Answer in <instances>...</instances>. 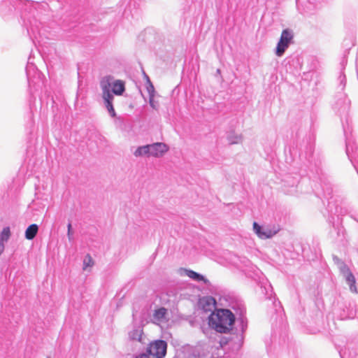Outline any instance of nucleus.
I'll use <instances>...</instances> for the list:
<instances>
[{
  "instance_id": "obj_1",
  "label": "nucleus",
  "mask_w": 358,
  "mask_h": 358,
  "mask_svg": "<svg viewBox=\"0 0 358 358\" xmlns=\"http://www.w3.org/2000/svg\"><path fill=\"white\" fill-rule=\"evenodd\" d=\"M315 136L308 134L303 139L299 148V157L301 161H306L310 165L314 185L312 189L316 196L322 200H327V211L329 213L328 221L335 227V216L339 220L340 216L350 214L347 202L338 195L333 194V187L328 176L321 167V159L314 156Z\"/></svg>"
},
{
  "instance_id": "obj_2",
  "label": "nucleus",
  "mask_w": 358,
  "mask_h": 358,
  "mask_svg": "<svg viewBox=\"0 0 358 358\" xmlns=\"http://www.w3.org/2000/svg\"><path fill=\"white\" fill-rule=\"evenodd\" d=\"M316 60L313 57L308 55L306 52H301L300 54L296 52L294 60L292 59V66L296 69L298 68L302 71L301 80L303 83H301V88L306 86H310L312 79L317 73L314 71L316 67Z\"/></svg>"
},
{
  "instance_id": "obj_3",
  "label": "nucleus",
  "mask_w": 358,
  "mask_h": 358,
  "mask_svg": "<svg viewBox=\"0 0 358 358\" xmlns=\"http://www.w3.org/2000/svg\"><path fill=\"white\" fill-rule=\"evenodd\" d=\"M306 243L302 238H295L292 242V259H301L307 261H314L321 256V250L317 242L313 243V249L306 248Z\"/></svg>"
},
{
  "instance_id": "obj_4",
  "label": "nucleus",
  "mask_w": 358,
  "mask_h": 358,
  "mask_svg": "<svg viewBox=\"0 0 358 358\" xmlns=\"http://www.w3.org/2000/svg\"><path fill=\"white\" fill-rule=\"evenodd\" d=\"M209 325L220 333H226L235 321L234 315H210Z\"/></svg>"
},
{
  "instance_id": "obj_5",
  "label": "nucleus",
  "mask_w": 358,
  "mask_h": 358,
  "mask_svg": "<svg viewBox=\"0 0 358 358\" xmlns=\"http://www.w3.org/2000/svg\"><path fill=\"white\" fill-rule=\"evenodd\" d=\"M334 264L337 266L341 274L345 278L346 283L349 285L350 290L352 292L357 293L356 287V279L353 273L350 270L346 264L335 255H332Z\"/></svg>"
},
{
  "instance_id": "obj_6",
  "label": "nucleus",
  "mask_w": 358,
  "mask_h": 358,
  "mask_svg": "<svg viewBox=\"0 0 358 358\" xmlns=\"http://www.w3.org/2000/svg\"><path fill=\"white\" fill-rule=\"evenodd\" d=\"M112 78L110 77H103L100 81V86L102 90V97L106 107L112 116L115 115V112L113 106V95L110 92V83Z\"/></svg>"
},
{
  "instance_id": "obj_7",
  "label": "nucleus",
  "mask_w": 358,
  "mask_h": 358,
  "mask_svg": "<svg viewBox=\"0 0 358 358\" xmlns=\"http://www.w3.org/2000/svg\"><path fill=\"white\" fill-rule=\"evenodd\" d=\"M324 0H296L297 10L303 15L314 14L322 6Z\"/></svg>"
},
{
  "instance_id": "obj_8",
  "label": "nucleus",
  "mask_w": 358,
  "mask_h": 358,
  "mask_svg": "<svg viewBox=\"0 0 358 358\" xmlns=\"http://www.w3.org/2000/svg\"><path fill=\"white\" fill-rule=\"evenodd\" d=\"M198 306L199 308L206 312L210 313H232L231 310L228 309H217L216 308V301L210 296H203L199 299L198 301Z\"/></svg>"
},
{
  "instance_id": "obj_9",
  "label": "nucleus",
  "mask_w": 358,
  "mask_h": 358,
  "mask_svg": "<svg viewBox=\"0 0 358 358\" xmlns=\"http://www.w3.org/2000/svg\"><path fill=\"white\" fill-rule=\"evenodd\" d=\"M167 343L162 340H157L150 343L148 352L155 358H164L166 354Z\"/></svg>"
},
{
  "instance_id": "obj_10",
  "label": "nucleus",
  "mask_w": 358,
  "mask_h": 358,
  "mask_svg": "<svg viewBox=\"0 0 358 358\" xmlns=\"http://www.w3.org/2000/svg\"><path fill=\"white\" fill-rule=\"evenodd\" d=\"M253 229L259 238L262 239L270 238L278 232V229L269 227H261L257 222L253 223Z\"/></svg>"
},
{
  "instance_id": "obj_11",
  "label": "nucleus",
  "mask_w": 358,
  "mask_h": 358,
  "mask_svg": "<svg viewBox=\"0 0 358 358\" xmlns=\"http://www.w3.org/2000/svg\"><path fill=\"white\" fill-rule=\"evenodd\" d=\"M149 155L159 157H162L169 150V146L164 143H155L148 145Z\"/></svg>"
},
{
  "instance_id": "obj_12",
  "label": "nucleus",
  "mask_w": 358,
  "mask_h": 358,
  "mask_svg": "<svg viewBox=\"0 0 358 358\" xmlns=\"http://www.w3.org/2000/svg\"><path fill=\"white\" fill-rule=\"evenodd\" d=\"M290 38L289 37V31L285 29L280 36V39L278 43L275 54L277 56L280 57L283 55L285 50L288 48Z\"/></svg>"
},
{
  "instance_id": "obj_13",
  "label": "nucleus",
  "mask_w": 358,
  "mask_h": 358,
  "mask_svg": "<svg viewBox=\"0 0 358 358\" xmlns=\"http://www.w3.org/2000/svg\"><path fill=\"white\" fill-rule=\"evenodd\" d=\"M105 77H110L112 78L110 83V87L113 94L117 96H121L125 91V82L122 80H114L111 76H106Z\"/></svg>"
},
{
  "instance_id": "obj_14",
  "label": "nucleus",
  "mask_w": 358,
  "mask_h": 358,
  "mask_svg": "<svg viewBox=\"0 0 358 358\" xmlns=\"http://www.w3.org/2000/svg\"><path fill=\"white\" fill-rule=\"evenodd\" d=\"M38 227L36 224L29 225L25 231V238L27 240H32L37 234Z\"/></svg>"
},
{
  "instance_id": "obj_15",
  "label": "nucleus",
  "mask_w": 358,
  "mask_h": 358,
  "mask_svg": "<svg viewBox=\"0 0 358 358\" xmlns=\"http://www.w3.org/2000/svg\"><path fill=\"white\" fill-rule=\"evenodd\" d=\"M94 260L92 259L90 255L87 254L83 260V269L84 271H87V270L90 271L91 268H92V266H94Z\"/></svg>"
},
{
  "instance_id": "obj_16",
  "label": "nucleus",
  "mask_w": 358,
  "mask_h": 358,
  "mask_svg": "<svg viewBox=\"0 0 358 358\" xmlns=\"http://www.w3.org/2000/svg\"><path fill=\"white\" fill-rule=\"evenodd\" d=\"M187 275L190 278L196 281H203L206 283L208 282V280H206L203 275H200L199 273H197L194 271H187Z\"/></svg>"
},
{
  "instance_id": "obj_17",
  "label": "nucleus",
  "mask_w": 358,
  "mask_h": 358,
  "mask_svg": "<svg viewBox=\"0 0 358 358\" xmlns=\"http://www.w3.org/2000/svg\"><path fill=\"white\" fill-rule=\"evenodd\" d=\"M144 155H149V151H148V145L139 147L134 152V155L136 157H140V156H143Z\"/></svg>"
},
{
  "instance_id": "obj_18",
  "label": "nucleus",
  "mask_w": 358,
  "mask_h": 358,
  "mask_svg": "<svg viewBox=\"0 0 358 358\" xmlns=\"http://www.w3.org/2000/svg\"><path fill=\"white\" fill-rule=\"evenodd\" d=\"M10 236V229L8 227L4 228L1 234L0 242L3 244V241H8Z\"/></svg>"
},
{
  "instance_id": "obj_19",
  "label": "nucleus",
  "mask_w": 358,
  "mask_h": 358,
  "mask_svg": "<svg viewBox=\"0 0 358 358\" xmlns=\"http://www.w3.org/2000/svg\"><path fill=\"white\" fill-rule=\"evenodd\" d=\"M295 180H297L296 187L297 188L300 187L301 189H302V185L303 184L306 183L307 181L308 180V178L306 177H300L299 180H298L296 178L292 177V187L294 186V185L295 183V181H294Z\"/></svg>"
},
{
  "instance_id": "obj_20",
  "label": "nucleus",
  "mask_w": 358,
  "mask_h": 358,
  "mask_svg": "<svg viewBox=\"0 0 358 358\" xmlns=\"http://www.w3.org/2000/svg\"><path fill=\"white\" fill-rule=\"evenodd\" d=\"M338 80L340 83V85L338 87L339 90L343 92L345 89V84H346V77L343 73H341V75L339 76Z\"/></svg>"
},
{
  "instance_id": "obj_21",
  "label": "nucleus",
  "mask_w": 358,
  "mask_h": 358,
  "mask_svg": "<svg viewBox=\"0 0 358 358\" xmlns=\"http://www.w3.org/2000/svg\"><path fill=\"white\" fill-rule=\"evenodd\" d=\"M348 60L345 56L343 57L341 61V66L342 67V70H343L347 64Z\"/></svg>"
},
{
  "instance_id": "obj_22",
  "label": "nucleus",
  "mask_w": 358,
  "mask_h": 358,
  "mask_svg": "<svg viewBox=\"0 0 358 358\" xmlns=\"http://www.w3.org/2000/svg\"><path fill=\"white\" fill-rule=\"evenodd\" d=\"M148 91L149 92V94H154V86L152 85V83L149 81V84L148 86Z\"/></svg>"
},
{
  "instance_id": "obj_23",
  "label": "nucleus",
  "mask_w": 358,
  "mask_h": 358,
  "mask_svg": "<svg viewBox=\"0 0 358 358\" xmlns=\"http://www.w3.org/2000/svg\"><path fill=\"white\" fill-rule=\"evenodd\" d=\"M68 227V237H69V239L71 241V224L69 223L67 226Z\"/></svg>"
},
{
  "instance_id": "obj_24",
  "label": "nucleus",
  "mask_w": 358,
  "mask_h": 358,
  "mask_svg": "<svg viewBox=\"0 0 358 358\" xmlns=\"http://www.w3.org/2000/svg\"><path fill=\"white\" fill-rule=\"evenodd\" d=\"M153 99H154V94H150V105H151V106L152 108H155V106L154 105V100H153Z\"/></svg>"
},
{
  "instance_id": "obj_25",
  "label": "nucleus",
  "mask_w": 358,
  "mask_h": 358,
  "mask_svg": "<svg viewBox=\"0 0 358 358\" xmlns=\"http://www.w3.org/2000/svg\"><path fill=\"white\" fill-rule=\"evenodd\" d=\"M166 310L164 308H162L155 311V313H166Z\"/></svg>"
},
{
  "instance_id": "obj_26",
  "label": "nucleus",
  "mask_w": 358,
  "mask_h": 358,
  "mask_svg": "<svg viewBox=\"0 0 358 358\" xmlns=\"http://www.w3.org/2000/svg\"><path fill=\"white\" fill-rule=\"evenodd\" d=\"M136 358H149V357L145 354H141L139 356L136 357Z\"/></svg>"
},
{
  "instance_id": "obj_27",
  "label": "nucleus",
  "mask_w": 358,
  "mask_h": 358,
  "mask_svg": "<svg viewBox=\"0 0 358 358\" xmlns=\"http://www.w3.org/2000/svg\"><path fill=\"white\" fill-rule=\"evenodd\" d=\"M3 250H4V245L2 243L0 242V255L2 253Z\"/></svg>"
},
{
  "instance_id": "obj_28",
  "label": "nucleus",
  "mask_w": 358,
  "mask_h": 358,
  "mask_svg": "<svg viewBox=\"0 0 358 358\" xmlns=\"http://www.w3.org/2000/svg\"><path fill=\"white\" fill-rule=\"evenodd\" d=\"M138 331H134L133 333H132V335H131V337L133 339L135 338L136 336H138Z\"/></svg>"
},
{
  "instance_id": "obj_29",
  "label": "nucleus",
  "mask_w": 358,
  "mask_h": 358,
  "mask_svg": "<svg viewBox=\"0 0 358 358\" xmlns=\"http://www.w3.org/2000/svg\"><path fill=\"white\" fill-rule=\"evenodd\" d=\"M350 217L354 218L353 215L350 214Z\"/></svg>"
},
{
  "instance_id": "obj_30",
  "label": "nucleus",
  "mask_w": 358,
  "mask_h": 358,
  "mask_svg": "<svg viewBox=\"0 0 358 358\" xmlns=\"http://www.w3.org/2000/svg\"><path fill=\"white\" fill-rule=\"evenodd\" d=\"M48 358H50V357H48Z\"/></svg>"
}]
</instances>
